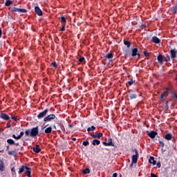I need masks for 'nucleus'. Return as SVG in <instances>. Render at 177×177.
I'll return each instance as SVG.
<instances>
[{"label":"nucleus","instance_id":"f257e3e1","mask_svg":"<svg viewBox=\"0 0 177 177\" xmlns=\"http://www.w3.org/2000/svg\"><path fill=\"white\" fill-rule=\"evenodd\" d=\"M39 133L38 127H34L30 129L25 131V136H30V138H35Z\"/></svg>","mask_w":177,"mask_h":177},{"label":"nucleus","instance_id":"f03ea898","mask_svg":"<svg viewBox=\"0 0 177 177\" xmlns=\"http://www.w3.org/2000/svg\"><path fill=\"white\" fill-rule=\"evenodd\" d=\"M25 170H26V174L27 177H32L31 176V168L27 167V165L21 166L18 171L19 175H21Z\"/></svg>","mask_w":177,"mask_h":177},{"label":"nucleus","instance_id":"7ed1b4c3","mask_svg":"<svg viewBox=\"0 0 177 177\" xmlns=\"http://www.w3.org/2000/svg\"><path fill=\"white\" fill-rule=\"evenodd\" d=\"M133 153H135V155H133L131 156V161L134 162V164L138 163V160L139 158V152L138 151V149H133Z\"/></svg>","mask_w":177,"mask_h":177},{"label":"nucleus","instance_id":"20e7f679","mask_svg":"<svg viewBox=\"0 0 177 177\" xmlns=\"http://www.w3.org/2000/svg\"><path fill=\"white\" fill-rule=\"evenodd\" d=\"M11 12H12V13H16L17 12H19V13H27V10L24 8H17L16 7H13L11 8Z\"/></svg>","mask_w":177,"mask_h":177},{"label":"nucleus","instance_id":"39448f33","mask_svg":"<svg viewBox=\"0 0 177 177\" xmlns=\"http://www.w3.org/2000/svg\"><path fill=\"white\" fill-rule=\"evenodd\" d=\"M49 112V109H46L44 111H43L42 112H40L38 115H37V118L38 120H42V118H44V117L46 116V114H48V113Z\"/></svg>","mask_w":177,"mask_h":177},{"label":"nucleus","instance_id":"423d86ee","mask_svg":"<svg viewBox=\"0 0 177 177\" xmlns=\"http://www.w3.org/2000/svg\"><path fill=\"white\" fill-rule=\"evenodd\" d=\"M55 118H56L55 114H50L44 118V122H50V121L55 120Z\"/></svg>","mask_w":177,"mask_h":177},{"label":"nucleus","instance_id":"0eeeda50","mask_svg":"<svg viewBox=\"0 0 177 177\" xmlns=\"http://www.w3.org/2000/svg\"><path fill=\"white\" fill-rule=\"evenodd\" d=\"M0 118L4 121H10V116L5 113H0Z\"/></svg>","mask_w":177,"mask_h":177},{"label":"nucleus","instance_id":"6e6552de","mask_svg":"<svg viewBox=\"0 0 177 177\" xmlns=\"http://www.w3.org/2000/svg\"><path fill=\"white\" fill-rule=\"evenodd\" d=\"M134 92H135V91H133V90L129 91V98L131 99V100H132L133 99H136V97H138V95L133 94Z\"/></svg>","mask_w":177,"mask_h":177},{"label":"nucleus","instance_id":"1a4fd4ad","mask_svg":"<svg viewBox=\"0 0 177 177\" xmlns=\"http://www.w3.org/2000/svg\"><path fill=\"white\" fill-rule=\"evenodd\" d=\"M90 136L93 138V139H100L103 136V133H97L96 134H90Z\"/></svg>","mask_w":177,"mask_h":177},{"label":"nucleus","instance_id":"9d476101","mask_svg":"<svg viewBox=\"0 0 177 177\" xmlns=\"http://www.w3.org/2000/svg\"><path fill=\"white\" fill-rule=\"evenodd\" d=\"M35 12L37 14V16H42L43 15L42 10L38 6L35 7Z\"/></svg>","mask_w":177,"mask_h":177},{"label":"nucleus","instance_id":"9b49d317","mask_svg":"<svg viewBox=\"0 0 177 177\" xmlns=\"http://www.w3.org/2000/svg\"><path fill=\"white\" fill-rule=\"evenodd\" d=\"M114 57V54L113 52H110L109 53L106 54V55L104 56V59L106 60L107 59H113Z\"/></svg>","mask_w":177,"mask_h":177},{"label":"nucleus","instance_id":"f8f14e48","mask_svg":"<svg viewBox=\"0 0 177 177\" xmlns=\"http://www.w3.org/2000/svg\"><path fill=\"white\" fill-rule=\"evenodd\" d=\"M10 120H13V121H15L17 122L19 121V116H16L14 113H10Z\"/></svg>","mask_w":177,"mask_h":177},{"label":"nucleus","instance_id":"ddd939ff","mask_svg":"<svg viewBox=\"0 0 177 177\" xmlns=\"http://www.w3.org/2000/svg\"><path fill=\"white\" fill-rule=\"evenodd\" d=\"M157 135H158L157 131H152L148 133V136L151 138V139H154V138H156Z\"/></svg>","mask_w":177,"mask_h":177},{"label":"nucleus","instance_id":"4468645a","mask_svg":"<svg viewBox=\"0 0 177 177\" xmlns=\"http://www.w3.org/2000/svg\"><path fill=\"white\" fill-rule=\"evenodd\" d=\"M152 42L153 44H160L161 42V39H160L157 36L152 37Z\"/></svg>","mask_w":177,"mask_h":177},{"label":"nucleus","instance_id":"2eb2a0df","mask_svg":"<svg viewBox=\"0 0 177 177\" xmlns=\"http://www.w3.org/2000/svg\"><path fill=\"white\" fill-rule=\"evenodd\" d=\"M171 99L174 100V102H177V93L176 91H173L171 93Z\"/></svg>","mask_w":177,"mask_h":177},{"label":"nucleus","instance_id":"dca6fc26","mask_svg":"<svg viewBox=\"0 0 177 177\" xmlns=\"http://www.w3.org/2000/svg\"><path fill=\"white\" fill-rule=\"evenodd\" d=\"M170 53H171V59L176 58V49L171 50Z\"/></svg>","mask_w":177,"mask_h":177},{"label":"nucleus","instance_id":"f3484780","mask_svg":"<svg viewBox=\"0 0 177 177\" xmlns=\"http://www.w3.org/2000/svg\"><path fill=\"white\" fill-rule=\"evenodd\" d=\"M158 62L160 63V64H164V58L162 57V55H159L158 56Z\"/></svg>","mask_w":177,"mask_h":177},{"label":"nucleus","instance_id":"a211bd4d","mask_svg":"<svg viewBox=\"0 0 177 177\" xmlns=\"http://www.w3.org/2000/svg\"><path fill=\"white\" fill-rule=\"evenodd\" d=\"M5 171V164L3 160H0V172H3Z\"/></svg>","mask_w":177,"mask_h":177},{"label":"nucleus","instance_id":"6ab92c4d","mask_svg":"<svg viewBox=\"0 0 177 177\" xmlns=\"http://www.w3.org/2000/svg\"><path fill=\"white\" fill-rule=\"evenodd\" d=\"M137 55H138V48H132L131 56H133V57H135V56H137Z\"/></svg>","mask_w":177,"mask_h":177},{"label":"nucleus","instance_id":"aec40b11","mask_svg":"<svg viewBox=\"0 0 177 177\" xmlns=\"http://www.w3.org/2000/svg\"><path fill=\"white\" fill-rule=\"evenodd\" d=\"M33 151L35 153H39L41 151V148L39 147V145H36L35 147H33Z\"/></svg>","mask_w":177,"mask_h":177},{"label":"nucleus","instance_id":"412c9836","mask_svg":"<svg viewBox=\"0 0 177 177\" xmlns=\"http://www.w3.org/2000/svg\"><path fill=\"white\" fill-rule=\"evenodd\" d=\"M149 164H153V165H156L157 164V162L154 160V157L151 156L149 159Z\"/></svg>","mask_w":177,"mask_h":177},{"label":"nucleus","instance_id":"4be33fe9","mask_svg":"<svg viewBox=\"0 0 177 177\" xmlns=\"http://www.w3.org/2000/svg\"><path fill=\"white\" fill-rule=\"evenodd\" d=\"M123 44L127 46V48H131V41H127V39L123 40Z\"/></svg>","mask_w":177,"mask_h":177},{"label":"nucleus","instance_id":"5701e85b","mask_svg":"<svg viewBox=\"0 0 177 177\" xmlns=\"http://www.w3.org/2000/svg\"><path fill=\"white\" fill-rule=\"evenodd\" d=\"M165 139H166V140H171L172 139V133H168L166 134L165 136Z\"/></svg>","mask_w":177,"mask_h":177},{"label":"nucleus","instance_id":"b1692460","mask_svg":"<svg viewBox=\"0 0 177 177\" xmlns=\"http://www.w3.org/2000/svg\"><path fill=\"white\" fill-rule=\"evenodd\" d=\"M108 146H111L112 147H115V145L113 143V139L111 138H109Z\"/></svg>","mask_w":177,"mask_h":177},{"label":"nucleus","instance_id":"393cba45","mask_svg":"<svg viewBox=\"0 0 177 177\" xmlns=\"http://www.w3.org/2000/svg\"><path fill=\"white\" fill-rule=\"evenodd\" d=\"M61 23L62 24V25H66L67 23V21L66 20V17H61L60 18H59Z\"/></svg>","mask_w":177,"mask_h":177},{"label":"nucleus","instance_id":"a878e982","mask_svg":"<svg viewBox=\"0 0 177 177\" xmlns=\"http://www.w3.org/2000/svg\"><path fill=\"white\" fill-rule=\"evenodd\" d=\"M92 145L93 146H99V145H100V140H93L92 142Z\"/></svg>","mask_w":177,"mask_h":177},{"label":"nucleus","instance_id":"bb28decb","mask_svg":"<svg viewBox=\"0 0 177 177\" xmlns=\"http://www.w3.org/2000/svg\"><path fill=\"white\" fill-rule=\"evenodd\" d=\"M8 155L9 156H14V157H16L17 156V153L16 152V150L8 151Z\"/></svg>","mask_w":177,"mask_h":177},{"label":"nucleus","instance_id":"cd10ccee","mask_svg":"<svg viewBox=\"0 0 177 177\" xmlns=\"http://www.w3.org/2000/svg\"><path fill=\"white\" fill-rule=\"evenodd\" d=\"M77 59L79 60L80 63H85V57H77Z\"/></svg>","mask_w":177,"mask_h":177},{"label":"nucleus","instance_id":"c85d7f7f","mask_svg":"<svg viewBox=\"0 0 177 177\" xmlns=\"http://www.w3.org/2000/svg\"><path fill=\"white\" fill-rule=\"evenodd\" d=\"M7 143L12 146V145H15V140H13V139H12V138H9L7 140Z\"/></svg>","mask_w":177,"mask_h":177},{"label":"nucleus","instance_id":"c756f323","mask_svg":"<svg viewBox=\"0 0 177 177\" xmlns=\"http://www.w3.org/2000/svg\"><path fill=\"white\" fill-rule=\"evenodd\" d=\"M45 133H52V127H47L45 131Z\"/></svg>","mask_w":177,"mask_h":177},{"label":"nucleus","instance_id":"7c9ffc66","mask_svg":"<svg viewBox=\"0 0 177 177\" xmlns=\"http://www.w3.org/2000/svg\"><path fill=\"white\" fill-rule=\"evenodd\" d=\"M82 173L84 175H86V174H91V169H89V168H86L85 169L82 170Z\"/></svg>","mask_w":177,"mask_h":177},{"label":"nucleus","instance_id":"2f4dec72","mask_svg":"<svg viewBox=\"0 0 177 177\" xmlns=\"http://www.w3.org/2000/svg\"><path fill=\"white\" fill-rule=\"evenodd\" d=\"M171 12L174 15H176V13H177V3L174 6H173V9H172Z\"/></svg>","mask_w":177,"mask_h":177},{"label":"nucleus","instance_id":"473e14b6","mask_svg":"<svg viewBox=\"0 0 177 177\" xmlns=\"http://www.w3.org/2000/svg\"><path fill=\"white\" fill-rule=\"evenodd\" d=\"M13 3V1L10 0H7L5 3V6H10Z\"/></svg>","mask_w":177,"mask_h":177},{"label":"nucleus","instance_id":"72a5a7b5","mask_svg":"<svg viewBox=\"0 0 177 177\" xmlns=\"http://www.w3.org/2000/svg\"><path fill=\"white\" fill-rule=\"evenodd\" d=\"M95 129H96V127L95 126H91L87 129V131L88 132H91V131H95Z\"/></svg>","mask_w":177,"mask_h":177},{"label":"nucleus","instance_id":"f704fd0d","mask_svg":"<svg viewBox=\"0 0 177 177\" xmlns=\"http://www.w3.org/2000/svg\"><path fill=\"white\" fill-rule=\"evenodd\" d=\"M159 144L160 145L161 147L164 149V147L165 145L164 144V142L161 141V140L158 139Z\"/></svg>","mask_w":177,"mask_h":177},{"label":"nucleus","instance_id":"c9c22d12","mask_svg":"<svg viewBox=\"0 0 177 177\" xmlns=\"http://www.w3.org/2000/svg\"><path fill=\"white\" fill-rule=\"evenodd\" d=\"M165 62H171V57H169V55H166Z\"/></svg>","mask_w":177,"mask_h":177},{"label":"nucleus","instance_id":"e433bc0d","mask_svg":"<svg viewBox=\"0 0 177 177\" xmlns=\"http://www.w3.org/2000/svg\"><path fill=\"white\" fill-rule=\"evenodd\" d=\"M51 66L54 67V68H57V64H56V62H52Z\"/></svg>","mask_w":177,"mask_h":177},{"label":"nucleus","instance_id":"4c0bfd02","mask_svg":"<svg viewBox=\"0 0 177 177\" xmlns=\"http://www.w3.org/2000/svg\"><path fill=\"white\" fill-rule=\"evenodd\" d=\"M82 145L83 146H89V141L88 140L84 141Z\"/></svg>","mask_w":177,"mask_h":177},{"label":"nucleus","instance_id":"58836bf2","mask_svg":"<svg viewBox=\"0 0 177 177\" xmlns=\"http://www.w3.org/2000/svg\"><path fill=\"white\" fill-rule=\"evenodd\" d=\"M164 97H167V93L166 92L162 93L161 95H160V99H164Z\"/></svg>","mask_w":177,"mask_h":177},{"label":"nucleus","instance_id":"ea45409f","mask_svg":"<svg viewBox=\"0 0 177 177\" xmlns=\"http://www.w3.org/2000/svg\"><path fill=\"white\" fill-rule=\"evenodd\" d=\"M24 136V133L23 131L20 132V134L18 136V139H21V137Z\"/></svg>","mask_w":177,"mask_h":177},{"label":"nucleus","instance_id":"a19ab883","mask_svg":"<svg viewBox=\"0 0 177 177\" xmlns=\"http://www.w3.org/2000/svg\"><path fill=\"white\" fill-rule=\"evenodd\" d=\"M134 81H133V79H131L130 81H129L128 84L129 85L131 86V85H133L134 84Z\"/></svg>","mask_w":177,"mask_h":177},{"label":"nucleus","instance_id":"79ce46f5","mask_svg":"<svg viewBox=\"0 0 177 177\" xmlns=\"http://www.w3.org/2000/svg\"><path fill=\"white\" fill-rule=\"evenodd\" d=\"M144 55H145V56H146V57H149V56H150V54L149 53V52L147 50L144 51Z\"/></svg>","mask_w":177,"mask_h":177},{"label":"nucleus","instance_id":"37998d69","mask_svg":"<svg viewBox=\"0 0 177 177\" xmlns=\"http://www.w3.org/2000/svg\"><path fill=\"white\" fill-rule=\"evenodd\" d=\"M12 138L15 139V140H19V136H16L15 134H12Z\"/></svg>","mask_w":177,"mask_h":177},{"label":"nucleus","instance_id":"c03bdc74","mask_svg":"<svg viewBox=\"0 0 177 177\" xmlns=\"http://www.w3.org/2000/svg\"><path fill=\"white\" fill-rule=\"evenodd\" d=\"M61 31H66V25H62V28H61Z\"/></svg>","mask_w":177,"mask_h":177},{"label":"nucleus","instance_id":"a18cd8bd","mask_svg":"<svg viewBox=\"0 0 177 177\" xmlns=\"http://www.w3.org/2000/svg\"><path fill=\"white\" fill-rule=\"evenodd\" d=\"M156 167H158V168H161V162H158L156 164Z\"/></svg>","mask_w":177,"mask_h":177},{"label":"nucleus","instance_id":"49530a36","mask_svg":"<svg viewBox=\"0 0 177 177\" xmlns=\"http://www.w3.org/2000/svg\"><path fill=\"white\" fill-rule=\"evenodd\" d=\"M10 127H12V124H10V122H8L7 123V128H10Z\"/></svg>","mask_w":177,"mask_h":177},{"label":"nucleus","instance_id":"de8ad7c7","mask_svg":"<svg viewBox=\"0 0 177 177\" xmlns=\"http://www.w3.org/2000/svg\"><path fill=\"white\" fill-rule=\"evenodd\" d=\"M140 28H141L142 30H144V28H146V25H141V26H140Z\"/></svg>","mask_w":177,"mask_h":177},{"label":"nucleus","instance_id":"09e8293b","mask_svg":"<svg viewBox=\"0 0 177 177\" xmlns=\"http://www.w3.org/2000/svg\"><path fill=\"white\" fill-rule=\"evenodd\" d=\"M102 145H104V146H109L108 142H102Z\"/></svg>","mask_w":177,"mask_h":177},{"label":"nucleus","instance_id":"8fccbe9b","mask_svg":"<svg viewBox=\"0 0 177 177\" xmlns=\"http://www.w3.org/2000/svg\"><path fill=\"white\" fill-rule=\"evenodd\" d=\"M12 177L16 176L17 174L16 171L12 172Z\"/></svg>","mask_w":177,"mask_h":177},{"label":"nucleus","instance_id":"3c124183","mask_svg":"<svg viewBox=\"0 0 177 177\" xmlns=\"http://www.w3.org/2000/svg\"><path fill=\"white\" fill-rule=\"evenodd\" d=\"M11 172H16V169H15V167H12Z\"/></svg>","mask_w":177,"mask_h":177},{"label":"nucleus","instance_id":"603ef678","mask_svg":"<svg viewBox=\"0 0 177 177\" xmlns=\"http://www.w3.org/2000/svg\"><path fill=\"white\" fill-rule=\"evenodd\" d=\"M133 164H135V162H132L130 164V168H132V167H133Z\"/></svg>","mask_w":177,"mask_h":177},{"label":"nucleus","instance_id":"864d4df0","mask_svg":"<svg viewBox=\"0 0 177 177\" xmlns=\"http://www.w3.org/2000/svg\"><path fill=\"white\" fill-rule=\"evenodd\" d=\"M151 177H158V176H157V175L154 174H151Z\"/></svg>","mask_w":177,"mask_h":177},{"label":"nucleus","instance_id":"5fc2aeb1","mask_svg":"<svg viewBox=\"0 0 177 177\" xmlns=\"http://www.w3.org/2000/svg\"><path fill=\"white\" fill-rule=\"evenodd\" d=\"M14 145H15V146H20V143H19V142H15Z\"/></svg>","mask_w":177,"mask_h":177},{"label":"nucleus","instance_id":"6e6d98bb","mask_svg":"<svg viewBox=\"0 0 177 177\" xmlns=\"http://www.w3.org/2000/svg\"><path fill=\"white\" fill-rule=\"evenodd\" d=\"M2 37V29L0 28V38Z\"/></svg>","mask_w":177,"mask_h":177},{"label":"nucleus","instance_id":"4d7b16f0","mask_svg":"<svg viewBox=\"0 0 177 177\" xmlns=\"http://www.w3.org/2000/svg\"><path fill=\"white\" fill-rule=\"evenodd\" d=\"M117 176H118V174H117V173H114L113 174V177H117Z\"/></svg>","mask_w":177,"mask_h":177},{"label":"nucleus","instance_id":"13d9d810","mask_svg":"<svg viewBox=\"0 0 177 177\" xmlns=\"http://www.w3.org/2000/svg\"><path fill=\"white\" fill-rule=\"evenodd\" d=\"M73 127H74V124H68V128H73Z\"/></svg>","mask_w":177,"mask_h":177},{"label":"nucleus","instance_id":"bf43d9fd","mask_svg":"<svg viewBox=\"0 0 177 177\" xmlns=\"http://www.w3.org/2000/svg\"><path fill=\"white\" fill-rule=\"evenodd\" d=\"M129 57V54H128V53H125V58L127 59V57Z\"/></svg>","mask_w":177,"mask_h":177},{"label":"nucleus","instance_id":"052dcab7","mask_svg":"<svg viewBox=\"0 0 177 177\" xmlns=\"http://www.w3.org/2000/svg\"><path fill=\"white\" fill-rule=\"evenodd\" d=\"M137 56H138V58H140V54L139 53H137Z\"/></svg>","mask_w":177,"mask_h":177},{"label":"nucleus","instance_id":"680f3d73","mask_svg":"<svg viewBox=\"0 0 177 177\" xmlns=\"http://www.w3.org/2000/svg\"><path fill=\"white\" fill-rule=\"evenodd\" d=\"M5 3V0H0V3Z\"/></svg>","mask_w":177,"mask_h":177},{"label":"nucleus","instance_id":"e2e57ef3","mask_svg":"<svg viewBox=\"0 0 177 177\" xmlns=\"http://www.w3.org/2000/svg\"><path fill=\"white\" fill-rule=\"evenodd\" d=\"M0 153H5V150L4 149L0 150Z\"/></svg>","mask_w":177,"mask_h":177},{"label":"nucleus","instance_id":"0e129e2a","mask_svg":"<svg viewBox=\"0 0 177 177\" xmlns=\"http://www.w3.org/2000/svg\"><path fill=\"white\" fill-rule=\"evenodd\" d=\"M72 140H73V142H75V140H77V138H72Z\"/></svg>","mask_w":177,"mask_h":177},{"label":"nucleus","instance_id":"69168bd1","mask_svg":"<svg viewBox=\"0 0 177 177\" xmlns=\"http://www.w3.org/2000/svg\"><path fill=\"white\" fill-rule=\"evenodd\" d=\"M57 124H58V125H60L62 124L61 122H57Z\"/></svg>","mask_w":177,"mask_h":177},{"label":"nucleus","instance_id":"338daca9","mask_svg":"<svg viewBox=\"0 0 177 177\" xmlns=\"http://www.w3.org/2000/svg\"><path fill=\"white\" fill-rule=\"evenodd\" d=\"M6 150H7V151L9 150V146H7V147H6Z\"/></svg>","mask_w":177,"mask_h":177},{"label":"nucleus","instance_id":"774afa93","mask_svg":"<svg viewBox=\"0 0 177 177\" xmlns=\"http://www.w3.org/2000/svg\"><path fill=\"white\" fill-rule=\"evenodd\" d=\"M0 133H2V129H0Z\"/></svg>","mask_w":177,"mask_h":177}]
</instances>
